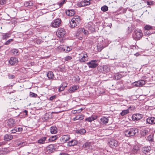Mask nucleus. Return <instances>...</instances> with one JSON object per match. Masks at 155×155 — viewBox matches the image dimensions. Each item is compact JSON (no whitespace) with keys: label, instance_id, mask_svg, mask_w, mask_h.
I'll list each match as a JSON object with an SVG mask.
<instances>
[{"label":"nucleus","instance_id":"c9c22d12","mask_svg":"<svg viewBox=\"0 0 155 155\" xmlns=\"http://www.w3.org/2000/svg\"><path fill=\"white\" fill-rule=\"evenodd\" d=\"M47 75L49 79H53L54 78V74L52 71H49L47 74Z\"/></svg>","mask_w":155,"mask_h":155},{"label":"nucleus","instance_id":"79ce46f5","mask_svg":"<svg viewBox=\"0 0 155 155\" xmlns=\"http://www.w3.org/2000/svg\"><path fill=\"white\" fill-rule=\"evenodd\" d=\"M72 49V47L71 46H66L65 45L64 52H68Z\"/></svg>","mask_w":155,"mask_h":155},{"label":"nucleus","instance_id":"4468645a","mask_svg":"<svg viewBox=\"0 0 155 155\" xmlns=\"http://www.w3.org/2000/svg\"><path fill=\"white\" fill-rule=\"evenodd\" d=\"M87 27L89 31L91 32L94 31L95 30V26L91 22H90L88 23L87 25Z\"/></svg>","mask_w":155,"mask_h":155},{"label":"nucleus","instance_id":"39448f33","mask_svg":"<svg viewBox=\"0 0 155 155\" xmlns=\"http://www.w3.org/2000/svg\"><path fill=\"white\" fill-rule=\"evenodd\" d=\"M56 35L58 37L60 38H62L65 36L66 32L63 28H59L57 30Z\"/></svg>","mask_w":155,"mask_h":155},{"label":"nucleus","instance_id":"f704fd0d","mask_svg":"<svg viewBox=\"0 0 155 155\" xmlns=\"http://www.w3.org/2000/svg\"><path fill=\"white\" fill-rule=\"evenodd\" d=\"M65 45H60L57 48V50L59 52H64Z\"/></svg>","mask_w":155,"mask_h":155},{"label":"nucleus","instance_id":"49530a36","mask_svg":"<svg viewBox=\"0 0 155 155\" xmlns=\"http://www.w3.org/2000/svg\"><path fill=\"white\" fill-rule=\"evenodd\" d=\"M77 120H82L84 118V116L82 114H78L76 116Z\"/></svg>","mask_w":155,"mask_h":155},{"label":"nucleus","instance_id":"9d476101","mask_svg":"<svg viewBox=\"0 0 155 155\" xmlns=\"http://www.w3.org/2000/svg\"><path fill=\"white\" fill-rule=\"evenodd\" d=\"M18 62V58L15 57H11L8 61L9 64L12 66L17 65Z\"/></svg>","mask_w":155,"mask_h":155},{"label":"nucleus","instance_id":"f8f14e48","mask_svg":"<svg viewBox=\"0 0 155 155\" xmlns=\"http://www.w3.org/2000/svg\"><path fill=\"white\" fill-rule=\"evenodd\" d=\"M109 121V119L108 117L102 116L100 119L99 123L101 125H106Z\"/></svg>","mask_w":155,"mask_h":155},{"label":"nucleus","instance_id":"052dcab7","mask_svg":"<svg viewBox=\"0 0 155 155\" xmlns=\"http://www.w3.org/2000/svg\"><path fill=\"white\" fill-rule=\"evenodd\" d=\"M133 31V29L131 27H128L127 29V31L128 33H131Z\"/></svg>","mask_w":155,"mask_h":155},{"label":"nucleus","instance_id":"8fccbe9b","mask_svg":"<svg viewBox=\"0 0 155 155\" xmlns=\"http://www.w3.org/2000/svg\"><path fill=\"white\" fill-rule=\"evenodd\" d=\"M72 59V57L71 56H67L65 57L64 58V61H69V60H71Z\"/></svg>","mask_w":155,"mask_h":155},{"label":"nucleus","instance_id":"2eb2a0df","mask_svg":"<svg viewBox=\"0 0 155 155\" xmlns=\"http://www.w3.org/2000/svg\"><path fill=\"white\" fill-rule=\"evenodd\" d=\"M142 117V114H133L132 117V120L135 121L140 119Z\"/></svg>","mask_w":155,"mask_h":155},{"label":"nucleus","instance_id":"4be33fe9","mask_svg":"<svg viewBox=\"0 0 155 155\" xmlns=\"http://www.w3.org/2000/svg\"><path fill=\"white\" fill-rule=\"evenodd\" d=\"M98 117L95 115H92L91 117L86 118L85 120V121H88L89 122H91L94 120H96Z\"/></svg>","mask_w":155,"mask_h":155},{"label":"nucleus","instance_id":"6e6d98bb","mask_svg":"<svg viewBox=\"0 0 155 155\" xmlns=\"http://www.w3.org/2000/svg\"><path fill=\"white\" fill-rule=\"evenodd\" d=\"M13 41V39H10L7 40L4 44L5 45H8L10 43Z\"/></svg>","mask_w":155,"mask_h":155},{"label":"nucleus","instance_id":"4d7b16f0","mask_svg":"<svg viewBox=\"0 0 155 155\" xmlns=\"http://www.w3.org/2000/svg\"><path fill=\"white\" fill-rule=\"evenodd\" d=\"M59 71L61 72H63L64 70V66H60L59 67Z\"/></svg>","mask_w":155,"mask_h":155},{"label":"nucleus","instance_id":"f03ea898","mask_svg":"<svg viewBox=\"0 0 155 155\" xmlns=\"http://www.w3.org/2000/svg\"><path fill=\"white\" fill-rule=\"evenodd\" d=\"M138 132V129L135 127L128 129L124 131V135L127 137L134 136Z\"/></svg>","mask_w":155,"mask_h":155},{"label":"nucleus","instance_id":"5fc2aeb1","mask_svg":"<svg viewBox=\"0 0 155 155\" xmlns=\"http://www.w3.org/2000/svg\"><path fill=\"white\" fill-rule=\"evenodd\" d=\"M57 139L56 137V136H53L51 138H49L48 140L49 141H50L51 140V141H54L55 140Z\"/></svg>","mask_w":155,"mask_h":155},{"label":"nucleus","instance_id":"423d86ee","mask_svg":"<svg viewBox=\"0 0 155 155\" xmlns=\"http://www.w3.org/2000/svg\"><path fill=\"white\" fill-rule=\"evenodd\" d=\"M87 64L89 68H94L98 65L97 61L96 60H92L87 63Z\"/></svg>","mask_w":155,"mask_h":155},{"label":"nucleus","instance_id":"dca6fc26","mask_svg":"<svg viewBox=\"0 0 155 155\" xmlns=\"http://www.w3.org/2000/svg\"><path fill=\"white\" fill-rule=\"evenodd\" d=\"M81 55H82L81 58L79 60V61L81 63L84 62L88 60V56L87 53H85L84 54L82 53Z\"/></svg>","mask_w":155,"mask_h":155},{"label":"nucleus","instance_id":"a211bd4d","mask_svg":"<svg viewBox=\"0 0 155 155\" xmlns=\"http://www.w3.org/2000/svg\"><path fill=\"white\" fill-rule=\"evenodd\" d=\"M33 42L37 44H40L43 42L42 40L39 39V38L36 36H34L32 38Z\"/></svg>","mask_w":155,"mask_h":155},{"label":"nucleus","instance_id":"bb28decb","mask_svg":"<svg viewBox=\"0 0 155 155\" xmlns=\"http://www.w3.org/2000/svg\"><path fill=\"white\" fill-rule=\"evenodd\" d=\"M13 139V136L11 134H6L4 137V140L5 141H8Z\"/></svg>","mask_w":155,"mask_h":155},{"label":"nucleus","instance_id":"338daca9","mask_svg":"<svg viewBox=\"0 0 155 155\" xmlns=\"http://www.w3.org/2000/svg\"><path fill=\"white\" fill-rule=\"evenodd\" d=\"M6 0H0V5H3L5 3Z\"/></svg>","mask_w":155,"mask_h":155},{"label":"nucleus","instance_id":"6e6552de","mask_svg":"<svg viewBox=\"0 0 155 155\" xmlns=\"http://www.w3.org/2000/svg\"><path fill=\"white\" fill-rule=\"evenodd\" d=\"M61 20L60 18H57L51 22V25L54 28H57L61 25Z\"/></svg>","mask_w":155,"mask_h":155},{"label":"nucleus","instance_id":"5701e85b","mask_svg":"<svg viewBox=\"0 0 155 155\" xmlns=\"http://www.w3.org/2000/svg\"><path fill=\"white\" fill-rule=\"evenodd\" d=\"M121 49L124 51L125 54L127 55H130L131 54V53L130 51V49L129 48H127L126 46H124L122 45L121 47Z\"/></svg>","mask_w":155,"mask_h":155},{"label":"nucleus","instance_id":"6ab92c4d","mask_svg":"<svg viewBox=\"0 0 155 155\" xmlns=\"http://www.w3.org/2000/svg\"><path fill=\"white\" fill-rule=\"evenodd\" d=\"M127 74V72L121 71L120 73H118L116 74L115 78H117V79H120L121 78L126 75Z\"/></svg>","mask_w":155,"mask_h":155},{"label":"nucleus","instance_id":"473e14b6","mask_svg":"<svg viewBox=\"0 0 155 155\" xmlns=\"http://www.w3.org/2000/svg\"><path fill=\"white\" fill-rule=\"evenodd\" d=\"M9 152V150L7 148H3L0 150V153L2 154H6Z\"/></svg>","mask_w":155,"mask_h":155},{"label":"nucleus","instance_id":"ddd939ff","mask_svg":"<svg viewBox=\"0 0 155 155\" xmlns=\"http://www.w3.org/2000/svg\"><path fill=\"white\" fill-rule=\"evenodd\" d=\"M97 46L98 51H101L106 46L104 41L102 40L101 42L100 41V43H98Z\"/></svg>","mask_w":155,"mask_h":155},{"label":"nucleus","instance_id":"a878e982","mask_svg":"<svg viewBox=\"0 0 155 155\" xmlns=\"http://www.w3.org/2000/svg\"><path fill=\"white\" fill-rule=\"evenodd\" d=\"M142 150L143 153L147 154L150 152V151L151 150V147L149 146H146L143 147Z\"/></svg>","mask_w":155,"mask_h":155},{"label":"nucleus","instance_id":"864d4df0","mask_svg":"<svg viewBox=\"0 0 155 155\" xmlns=\"http://www.w3.org/2000/svg\"><path fill=\"white\" fill-rule=\"evenodd\" d=\"M153 137L151 135H149L148 136L147 139L149 141L152 142L153 141Z\"/></svg>","mask_w":155,"mask_h":155},{"label":"nucleus","instance_id":"393cba45","mask_svg":"<svg viewBox=\"0 0 155 155\" xmlns=\"http://www.w3.org/2000/svg\"><path fill=\"white\" fill-rule=\"evenodd\" d=\"M47 151L49 153H52L55 150L54 145L53 144H50L48 146L46 147Z\"/></svg>","mask_w":155,"mask_h":155},{"label":"nucleus","instance_id":"4c0bfd02","mask_svg":"<svg viewBox=\"0 0 155 155\" xmlns=\"http://www.w3.org/2000/svg\"><path fill=\"white\" fill-rule=\"evenodd\" d=\"M27 144L26 142L25 141H21L18 142L17 143V145L18 146H20L21 147H23Z\"/></svg>","mask_w":155,"mask_h":155},{"label":"nucleus","instance_id":"09e8293b","mask_svg":"<svg viewBox=\"0 0 155 155\" xmlns=\"http://www.w3.org/2000/svg\"><path fill=\"white\" fill-rule=\"evenodd\" d=\"M101 9L102 11L106 12L108 11V8L107 6L104 5L101 7Z\"/></svg>","mask_w":155,"mask_h":155},{"label":"nucleus","instance_id":"bf43d9fd","mask_svg":"<svg viewBox=\"0 0 155 155\" xmlns=\"http://www.w3.org/2000/svg\"><path fill=\"white\" fill-rule=\"evenodd\" d=\"M11 133L14 134L17 132V128L16 127H14L13 129L11 131Z\"/></svg>","mask_w":155,"mask_h":155},{"label":"nucleus","instance_id":"e433bc0d","mask_svg":"<svg viewBox=\"0 0 155 155\" xmlns=\"http://www.w3.org/2000/svg\"><path fill=\"white\" fill-rule=\"evenodd\" d=\"M146 30H155V27L149 25H146L144 26Z\"/></svg>","mask_w":155,"mask_h":155},{"label":"nucleus","instance_id":"2f4dec72","mask_svg":"<svg viewBox=\"0 0 155 155\" xmlns=\"http://www.w3.org/2000/svg\"><path fill=\"white\" fill-rule=\"evenodd\" d=\"M66 13L67 15L70 16H71L75 14V12L73 9L68 10L66 11Z\"/></svg>","mask_w":155,"mask_h":155},{"label":"nucleus","instance_id":"58836bf2","mask_svg":"<svg viewBox=\"0 0 155 155\" xmlns=\"http://www.w3.org/2000/svg\"><path fill=\"white\" fill-rule=\"evenodd\" d=\"M139 150L140 148L138 146H134L132 148V151L134 153H136Z\"/></svg>","mask_w":155,"mask_h":155},{"label":"nucleus","instance_id":"3c124183","mask_svg":"<svg viewBox=\"0 0 155 155\" xmlns=\"http://www.w3.org/2000/svg\"><path fill=\"white\" fill-rule=\"evenodd\" d=\"M29 96L31 97H36L37 96V95L36 94H35L34 93L30 92Z\"/></svg>","mask_w":155,"mask_h":155},{"label":"nucleus","instance_id":"680f3d73","mask_svg":"<svg viewBox=\"0 0 155 155\" xmlns=\"http://www.w3.org/2000/svg\"><path fill=\"white\" fill-rule=\"evenodd\" d=\"M28 112V111L27 110H25L21 112V114H22L24 116H26L27 115Z\"/></svg>","mask_w":155,"mask_h":155},{"label":"nucleus","instance_id":"7ed1b4c3","mask_svg":"<svg viewBox=\"0 0 155 155\" xmlns=\"http://www.w3.org/2000/svg\"><path fill=\"white\" fill-rule=\"evenodd\" d=\"M81 22L80 17L78 15H75L72 18L70 24L71 27L74 28L78 25Z\"/></svg>","mask_w":155,"mask_h":155},{"label":"nucleus","instance_id":"69168bd1","mask_svg":"<svg viewBox=\"0 0 155 155\" xmlns=\"http://www.w3.org/2000/svg\"><path fill=\"white\" fill-rule=\"evenodd\" d=\"M9 79H12L15 78V76L12 74H9L8 75Z\"/></svg>","mask_w":155,"mask_h":155},{"label":"nucleus","instance_id":"ea45409f","mask_svg":"<svg viewBox=\"0 0 155 155\" xmlns=\"http://www.w3.org/2000/svg\"><path fill=\"white\" fill-rule=\"evenodd\" d=\"M129 109H127L125 110H123L122 112L120 113V114L121 116H123L125 115L128 114L129 113Z\"/></svg>","mask_w":155,"mask_h":155},{"label":"nucleus","instance_id":"e2e57ef3","mask_svg":"<svg viewBox=\"0 0 155 155\" xmlns=\"http://www.w3.org/2000/svg\"><path fill=\"white\" fill-rule=\"evenodd\" d=\"M129 48L130 49H130H133L134 50L135 49H137V48L135 45H132L130 46Z\"/></svg>","mask_w":155,"mask_h":155},{"label":"nucleus","instance_id":"cd10ccee","mask_svg":"<svg viewBox=\"0 0 155 155\" xmlns=\"http://www.w3.org/2000/svg\"><path fill=\"white\" fill-rule=\"evenodd\" d=\"M51 133L52 134H55L57 133L58 129L56 126H52L50 128Z\"/></svg>","mask_w":155,"mask_h":155},{"label":"nucleus","instance_id":"0eeeda50","mask_svg":"<svg viewBox=\"0 0 155 155\" xmlns=\"http://www.w3.org/2000/svg\"><path fill=\"white\" fill-rule=\"evenodd\" d=\"M108 145L112 148H114L118 145V143L116 140L113 139H110L108 142Z\"/></svg>","mask_w":155,"mask_h":155},{"label":"nucleus","instance_id":"774afa93","mask_svg":"<svg viewBox=\"0 0 155 155\" xmlns=\"http://www.w3.org/2000/svg\"><path fill=\"white\" fill-rule=\"evenodd\" d=\"M64 3L63 2L61 1L60 3H58V5H59L60 7H61L63 5Z\"/></svg>","mask_w":155,"mask_h":155},{"label":"nucleus","instance_id":"9b49d317","mask_svg":"<svg viewBox=\"0 0 155 155\" xmlns=\"http://www.w3.org/2000/svg\"><path fill=\"white\" fill-rule=\"evenodd\" d=\"M71 139L70 135L66 134L62 135L61 138V140L63 143H65L69 141Z\"/></svg>","mask_w":155,"mask_h":155},{"label":"nucleus","instance_id":"1a4fd4ad","mask_svg":"<svg viewBox=\"0 0 155 155\" xmlns=\"http://www.w3.org/2000/svg\"><path fill=\"white\" fill-rule=\"evenodd\" d=\"M15 124V120L12 118L9 119L6 122V126L9 128L14 127Z\"/></svg>","mask_w":155,"mask_h":155},{"label":"nucleus","instance_id":"13d9d810","mask_svg":"<svg viewBox=\"0 0 155 155\" xmlns=\"http://www.w3.org/2000/svg\"><path fill=\"white\" fill-rule=\"evenodd\" d=\"M17 128V132H21L22 131L23 129L21 127H15Z\"/></svg>","mask_w":155,"mask_h":155},{"label":"nucleus","instance_id":"0e129e2a","mask_svg":"<svg viewBox=\"0 0 155 155\" xmlns=\"http://www.w3.org/2000/svg\"><path fill=\"white\" fill-rule=\"evenodd\" d=\"M147 4L148 5H151L153 4V2L152 1H147Z\"/></svg>","mask_w":155,"mask_h":155},{"label":"nucleus","instance_id":"f257e3e1","mask_svg":"<svg viewBox=\"0 0 155 155\" xmlns=\"http://www.w3.org/2000/svg\"><path fill=\"white\" fill-rule=\"evenodd\" d=\"M143 36L142 31L140 29H137L135 30L132 34V38L135 41L140 40Z\"/></svg>","mask_w":155,"mask_h":155},{"label":"nucleus","instance_id":"c85d7f7f","mask_svg":"<svg viewBox=\"0 0 155 155\" xmlns=\"http://www.w3.org/2000/svg\"><path fill=\"white\" fill-rule=\"evenodd\" d=\"M79 88V87L77 85H73L70 87L68 90V92L70 93H72L74 92Z\"/></svg>","mask_w":155,"mask_h":155},{"label":"nucleus","instance_id":"412c9836","mask_svg":"<svg viewBox=\"0 0 155 155\" xmlns=\"http://www.w3.org/2000/svg\"><path fill=\"white\" fill-rule=\"evenodd\" d=\"M145 83V81L143 80H139L134 83V85L136 87H141Z\"/></svg>","mask_w":155,"mask_h":155},{"label":"nucleus","instance_id":"c756f323","mask_svg":"<svg viewBox=\"0 0 155 155\" xmlns=\"http://www.w3.org/2000/svg\"><path fill=\"white\" fill-rule=\"evenodd\" d=\"M11 33L9 32L6 33H3V34L1 35L2 38V39L6 40L9 37H10L11 35Z\"/></svg>","mask_w":155,"mask_h":155},{"label":"nucleus","instance_id":"de8ad7c7","mask_svg":"<svg viewBox=\"0 0 155 155\" xmlns=\"http://www.w3.org/2000/svg\"><path fill=\"white\" fill-rule=\"evenodd\" d=\"M77 133L78 134H83L86 133V130L84 129H81L78 130Z\"/></svg>","mask_w":155,"mask_h":155},{"label":"nucleus","instance_id":"b1692460","mask_svg":"<svg viewBox=\"0 0 155 155\" xmlns=\"http://www.w3.org/2000/svg\"><path fill=\"white\" fill-rule=\"evenodd\" d=\"M47 137H43L40 138L38 141V143L41 144H43L48 142V140H47Z\"/></svg>","mask_w":155,"mask_h":155},{"label":"nucleus","instance_id":"20e7f679","mask_svg":"<svg viewBox=\"0 0 155 155\" xmlns=\"http://www.w3.org/2000/svg\"><path fill=\"white\" fill-rule=\"evenodd\" d=\"M83 148L85 150L87 151V152H91L94 149L92 146V143L89 142H87L84 143L83 145Z\"/></svg>","mask_w":155,"mask_h":155},{"label":"nucleus","instance_id":"603ef678","mask_svg":"<svg viewBox=\"0 0 155 155\" xmlns=\"http://www.w3.org/2000/svg\"><path fill=\"white\" fill-rule=\"evenodd\" d=\"M84 31V28H79L77 30L78 33L79 34L83 33Z\"/></svg>","mask_w":155,"mask_h":155},{"label":"nucleus","instance_id":"37998d69","mask_svg":"<svg viewBox=\"0 0 155 155\" xmlns=\"http://www.w3.org/2000/svg\"><path fill=\"white\" fill-rule=\"evenodd\" d=\"M117 65L118 66L122 67V68H125L127 66V64L126 63H123L122 62H119Z\"/></svg>","mask_w":155,"mask_h":155},{"label":"nucleus","instance_id":"7c9ffc66","mask_svg":"<svg viewBox=\"0 0 155 155\" xmlns=\"http://www.w3.org/2000/svg\"><path fill=\"white\" fill-rule=\"evenodd\" d=\"M67 84L66 82L63 83L60 85V86L58 88V91H61L64 90L65 87H67Z\"/></svg>","mask_w":155,"mask_h":155},{"label":"nucleus","instance_id":"72a5a7b5","mask_svg":"<svg viewBox=\"0 0 155 155\" xmlns=\"http://www.w3.org/2000/svg\"><path fill=\"white\" fill-rule=\"evenodd\" d=\"M100 69L101 70V71L102 72H107L109 71V68L106 65L104 66L103 67H101Z\"/></svg>","mask_w":155,"mask_h":155},{"label":"nucleus","instance_id":"a18cd8bd","mask_svg":"<svg viewBox=\"0 0 155 155\" xmlns=\"http://www.w3.org/2000/svg\"><path fill=\"white\" fill-rule=\"evenodd\" d=\"M33 3L32 2L30 1L25 2L24 4V5L25 7H28L29 6H31L32 5Z\"/></svg>","mask_w":155,"mask_h":155},{"label":"nucleus","instance_id":"aec40b11","mask_svg":"<svg viewBox=\"0 0 155 155\" xmlns=\"http://www.w3.org/2000/svg\"><path fill=\"white\" fill-rule=\"evenodd\" d=\"M146 121L147 123L149 124H155V117H149L147 119Z\"/></svg>","mask_w":155,"mask_h":155},{"label":"nucleus","instance_id":"a19ab883","mask_svg":"<svg viewBox=\"0 0 155 155\" xmlns=\"http://www.w3.org/2000/svg\"><path fill=\"white\" fill-rule=\"evenodd\" d=\"M149 133V131L147 129H143L141 132V134L143 136H144Z\"/></svg>","mask_w":155,"mask_h":155},{"label":"nucleus","instance_id":"f3484780","mask_svg":"<svg viewBox=\"0 0 155 155\" xmlns=\"http://www.w3.org/2000/svg\"><path fill=\"white\" fill-rule=\"evenodd\" d=\"M78 143V141L75 139L69 141L68 142L67 146L68 147H71L76 145Z\"/></svg>","mask_w":155,"mask_h":155},{"label":"nucleus","instance_id":"c03bdc74","mask_svg":"<svg viewBox=\"0 0 155 155\" xmlns=\"http://www.w3.org/2000/svg\"><path fill=\"white\" fill-rule=\"evenodd\" d=\"M11 52L15 55H17L19 54L18 50L17 49H14L12 50Z\"/></svg>","mask_w":155,"mask_h":155}]
</instances>
